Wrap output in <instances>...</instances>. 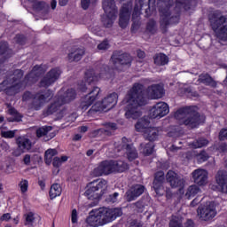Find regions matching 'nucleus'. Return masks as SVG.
I'll list each match as a JSON object with an SVG mask.
<instances>
[{
  "label": "nucleus",
  "instance_id": "nucleus-54",
  "mask_svg": "<svg viewBox=\"0 0 227 227\" xmlns=\"http://www.w3.org/2000/svg\"><path fill=\"white\" fill-rule=\"evenodd\" d=\"M219 141H227V128H223L218 133Z\"/></svg>",
  "mask_w": 227,
  "mask_h": 227
},
{
  "label": "nucleus",
  "instance_id": "nucleus-14",
  "mask_svg": "<svg viewBox=\"0 0 227 227\" xmlns=\"http://www.w3.org/2000/svg\"><path fill=\"white\" fill-rule=\"evenodd\" d=\"M103 68L105 69V72H100L98 74H95V70L88 69L85 72V82H88L89 84H93V82H97V81H98L99 79H104V75L106 79H111L113 75L109 73V66L104 65Z\"/></svg>",
  "mask_w": 227,
  "mask_h": 227
},
{
  "label": "nucleus",
  "instance_id": "nucleus-48",
  "mask_svg": "<svg viewBox=\"0 0 227 227\" xmlns=\"http://www.w3.org/2000/svg\"><path fill=\"white\" fill-rule=\"evenodd\" d=\"M14 40L18 45H26L27 43V37L22 34H17Z\"/></svg>",
  "mask_w": 227,
  "mask_h": 227
},
{
  "label": "nucleus",
  "instance_id": "nucleus-53",
  "mask_svg": "<svg viewBox=\"0 0 227 227\" xmlns=\"http://www.w3.org/2000/svg\"><path fill=\"white\" fill-rule=\"evenodd\" d=\"M19 185L22 193L27 192V188L29 187V182L27 180L22 179Z\"/></svg>",
  "mask_w": 227,
  "mask_h": 227
},
{
  "label": "nucleus",
  "instance_id": "nucleus-52",
  "mask_svg": "<svg viewBox=\"0 0 227 227\" xmlns=\"http://www.w3.org/2000/svg\"><path fill=\"white\" fill-rule=\"evenodd\" d=\"M95 4L97 3V0H81V7L82 10H88L90 8V4Z\"/></svg>",
  "mask_w": 227,
  "mask_h": 227
},
{
  "label": "nucleus",
  "instance_id": "nucleus-8",
  "mask_svg": "<svg viewBox=\"0 0 227 227\" xmlns=\"http://www.w3.org/2000/svg\"><path fill=\"white\" fill-rule=\"evenodd\" d=\"M197 215L201 221H210V219H214V217L217 215L215 202L208 201L199 207L197 209Z\"/></svg>",
  "mask_w": 227,
  "mask_h": 227
},
{
  "label": "nucleus",
  "instance_id": "nucleus-37",
  "mask_svg": "<svg viewBox=\"0 0 227 227\" xmlns=\"http://www.w3.org/2000/svg\"><path fill=\"white\" fill-rule=\"evenodd\" d=\"M155 145L152 143H142L140 145V153L144 155H152L153 153V148Z\"/></svg>",
  "mask_w": 227,
  "mask_h": 227
},
{
  "label": "nucleus",
  "instance_id": "nucleus-40",
  "mask_svg": "<svg viewBox=\"0 0 227 227\" xmlns=\"http://www.w3.org/2000/svg\"><path fill=\"white\" fill-rule=\"evenodd\" d=\"M62 189L59 184H54L51 185L50 189V198L51 200H54V198H58V196H61Z\"/></svg>",
  "mask_w": 227,
  "mask_h": 227
},
{
  "label": "nucleus",
  "instance_id": "nucleus-41",
  "mask_svg": "<svg viewBox=\"0 0 227 227\" xmlns=\"http://www.w3.org/2000/svg\"><path fill=\"white\" fill-rule=\"evenodd\" d=\"M55 155H58V151H56V149H48L44 153L45 164L50 166V164L52 162V157Z\"/></svg>",
  "mask_w": 227,
  "mask_h": 227
},
{
  "label": "nucleus",
  "instance_id": "nucleus-51",
  "mask_svg": "<svg viewBox=\"0 0 227 227\" xmlns=\"http://www.w3.org/2000/svg\"><path fill=\"white\" fill-rule=\"evenodd\" d=\"M1 136L5 139H13L15 137V130L2 131Z\"/></svg>",
  "mask_w": 227,
  "mask_h": 227
},
{
  "label": "nucleus",
  "instance_id": "nucleus-44",
  "mask_svg": "<svg viewBox=\"0 0 227 227\" xmlns=\"http://www.w3.org/2000/svg\"><path fill=\"white\" fill-rule=\"evenodd\" d=\"M51 130H52V126H44L43 128H39L36 130V136L37 137H43V136H47Z\"/></svg>",
  "mask_w": 227,
  "mask_h": 227
},
{
  "label": "nucleus",
  "instance_id": "nucleus-55",
  "mask_svg": "<svg viewBox=\"0 0 227 227\" xmlns=\"http://www.w3.org/2000/svg\"><path fill=\"white\" fill-rule=\"evenodd\" d=\"M167 153L168 152H178V150H180V148H182L181 146L178 145H175V144L173 143H168L167 144V146H165Z\"/></svg>",
  "mask_w": 227,
  "mask_h": 227
},
{
  "label": "nucleus",
  "instance_id": "nucleus-61",
  "mask_svg": "<svg viewBox=\"0 0 227 227\" xmlns=\"http://www.w3.org/2000/svg\"><path fill=\"white\" fill-rule=\"evenodd\" d=\"M106 129H109L110 130H116L118 129V126L114 122H106L105 124Z\"/></svg>",
  "mask_w": 227,
  "mask_h": 227
},
{
  "label": "nucleus",
  "instance_id": "nucleus-56",
  "mask_svg": "<svg viewBox=\"0 0 227 227\" xmlns=\"http://www.w3.org/2000/svg\"><path fill=\"white\" fill-rule=\"evenodd\" d=\"M35 98V94L31 93V91L27 90L22 95V101L27 102V100H33Z\"/></svg>",
  "mask_w": 227,
  "mask_h": 227
},
{
  "label": "nucleus",
  "instance_id": "nucleus-50",
  "mask_svg": "<svg viewBox=\"0 0 227 227\" xmlns=\"http://www.w3.org/2000/svg\"><path fill=\"white\" fill-rule=\"evenodd\" d=\"M10 51V46L7 42H0V56H4Z\"/></svg>",
  "mask_w": 227,
  "mask_h": 227
},
{
  "label": "nucleus",
  "instance_id": "nucleus-10",
  "mask_svg": "<svg viewBox=\"0 0 227 227\" xmlns=\"http://www.w3.org/2000/svg\"><path fill=\"white\" fill-rule=\"evenodd\" d=\"M52 96L53 94L51 89L46 90L44 93H42L41 91L35 93L30 104L31 109H34V111H40L43 106V104L49 102V100L52 98Z\"/></svg>",
  "mask_w": 227,
  "mask_h": 227
},
{
  "label": "nucleus",
  "instance_id": "nucleus-21",
  "mask_svg": "<svg viewBox=\"0 0 227 227\" xmlns=\"http://www.w3.org/2000/svg\"><path fill=\"white\" fill-rule=\"evenodd\" d=\"M216 188L220 192H227V172L219 170L215 176Z\"/></svg>",
  "mask_w": 227,
  "mask_h": 227
},
{
  "label": "nucleus",
  "instance_id": "nucleus-5",
  "mask_svg": "<svg viewBox=\"0 0 227 227\" xmlns=\"http://www.w3.org/2000/svg\"><path fill=\"white\" fill-rule=\"evenodd\" d=\"M105 189H107V181H93L87 185L85 196H87L88 200H95L96 203H98V200L104 195Z\"/></svg>",
  "mask_w": 227,
  "mask_h": 227
},
{
  "label": "nucleus",
  "instance_id": "nucleus-15",
  "mask_svg": "<svg viewBox=\"0 0 227 227\" xmlns=\"http://www.w3.org/2000/svg\"><path fill=\"white\" fill-rule=\"evenodd\" d=\"M111 60L114 67H130L132 65V56L129 53H122L120 51H114L111 56Z\"/></svg>",
  "mask_w": 227,
  "mask_h": 227
},
{
  "label": "nucleus",
  "instance_id": "nucleus-59",
  "mask_svg": "<svg viewBox=\"0 0 227 227\" xmlns=\"http://www.w3.org/2000/svg\"><path fill=\"white\" fill-rule=\"evenodd\" d=\"M109 47V43L107 41H103L101 43L98 45V51H107Z\"/></svg>",
  "mask_w": 227,
  "mask_h": 227
},
{
  "label": "nucleus",
  "instance_id": "nucleus-24",
  "mask_svg": "<svg viewBox=\"0 0 227 227\" xmlns=\"http://www.w3.org/2000/svg\"><path fill=\"white\" fill-rule=\"evenodd\" d=\"M164 184V172L160 171L156 173L155 178L153 181V189L158 194V196H162V191L164 190V186L162 185Z\"/></svg>",
  "mask_w": 227,
  "mask_h": 227
},
{
  "label": "nucleus",
  "instance_id": "nucleus-7",
  "mask_svg": "<svg viewBox=\"0 0 227 227\" xmlns=\"http://www.w3.org/2000/svg\"><path fill=\"white\" fill-rule=\"evenodd\" d=\"M143 6H147L145 8V17H152L153 15V12L157 10L155 5V0H135V6L132 12V20H136V19H139L141 16V10H143Z\"/></svg>",
  "mask_w": 227,
  "mask_h": 227
},
{
  "label": "nucleus",
  "instance_id": "nucleus-32",
  "mask_svg": "<svg viewBox=\"0 0 227 227\" xmlns=\"http://www.w3.org/2000/svg\"><path fill=\"white\" fill-rule=\"evenodd\" d=\"M137 132H145L146 129H150V120L146 117H143L138 120L135 124Z\"/></svg>",
  "mask_w": 227,
  "mask_h": 227
},
{
  "label": "nucleus",
  "instance_id": "nucleus-46",
  "mask_svg": "<svg viewBox=\"0 0 227 227\" xmlns=\"http://www.w3.org/2000/svg\"><path fill=\"white\" fill-rule=\"evenodd\" d=\"M47 6V3L43 1H37L33 4L32 8L35 12H42L43 10H45Z\"/></svg>",
  "mask_w": 227,
  "mask_h": 227
},
{
  "label": "nucleus",
  "instance_id": "nucleus-33",
  "mask_svg": "<svg viewBox=\"0 0 227 227\" xmlns=\"http://www.w3.org/2000/svg\"><path fill=\"white\" fill-rule=\"evenodd\" d=\"M20 90H22V82H19L12 86L6 87L5 95L8 97H15V95L20 93Z\"/></svg>",
  "mask_w": 227,
  "mask_h": 227
},
{
  "label": "nucleus",
  "instance_id": "nucleus-12",
  "mask_svg": "<svg viewBox=\"0 0 227 227\" xmlns=\"http://www.w3.org/2000/svg\"><path fill=\"white\" fill-rule=\"evenodd\" d=\"M99 95L100 88L93 87V89L82 99L80 109H82V111H88L90 106H93L95 100H98Z\"/></svg>",
  "mask_w": 227,
  "mask_h": 227
},
{
  "label": "nucleus",
  "instance_id": "nucleus-34",
  "mask_svg": "<svg viewBox=\"0 0 227 227\" xmlns=\"http://www.w3.org/2000/svg\"><path fill=\"white\" fill-rule=\"evenodd\" d=\"M126 155L128 158V160L132 161L136 160L137 157H139V154L137 153V150H136L135 146L132 144L126 145Z\"/></svg>",
  "mask_w": 227,
  "mask_h": 227
},
{
  "label": "nucleus",
  "instance_id": "nucleus-17",
  "mask_svg": "<svg viewBox=\"0 0 227 227\" xmlns=\"http://www.w3.org/2000/svg\"><path fill=\"white\" fill-rule=\"evenodd\" d=\"M130 20V4H123L119 14V26L121 29H125L129 26Z\"/></svg>",
  "mask_w": 227,
  "mask_h": 227
},
{
  "label": "nucleus",
  "instance_id": "nucleus-23",
  "mask_svg": "<svg viewBox=\"0 0 227 227\" xmlns=\"http://www.w3.org/2000/svg\"><path fill=\"white\" fill-rule=\"evenodd\" d=\"M145 192V186L142 184H136L132 186L127 192V201H134L137 198H139L141 194Z\"/></svg>",
  "mask_w": 227,
  "mask_h": 227
},
{
  "label": "nucleus",
  "instance_id": "nucleus-45",
  "mask_svg": "<svg viewBox=\"0 0 227 227\" xmlns=\"http://www.w3.org/2000/svg\"><path fill=\"white\" fill-rule=\"evenodd\" d=\"M183 220L180 216H172L169 222V227H184Z\"/></svg>",
  "mask_w": 227,
  "mask_h": 227
},
{
  "label": "nucleus",
  "instance_id": "nucleus-43",
  "mask_svg": "<svg viewBox=\"0 0 227 227\" xmlns=\"http://www.w3.org/2000/svg\"><path fill=\"white\" fill-rule=\"evenodd\" d=\"M67 160H68V156H61L60 158L55 157L52 161V166L54 168H60V166H63Z\"/></svg>",
  "mask_w": 227,
  "mask_h": 227
},
{
  "label": "nucleus",
  "instance_id": "nucleus-25",
  "mask_svg": "<svg viewBox=\"0 0 227 227\" xmlns=\"http://www.w3.org/2000/svg\"><path fill=\"white\" fill-rule=\"evenodd\" d=\"M77 97V92L74 89H68L63 95L59 97V102L65 106V104H70L72 100H75Z\"/></svg>",
  "mask_w": 227,
  "mask_h": 227
},
{
  "label": "nucleus",
  "instance_id": "nucleus-2",
  "mask_svg": "<svg viewBox=\"0 0 227 227\" xmlns=\"http://www.w3.org/2000/svg\"><path fill=\"white\" fill-rule=\"evenodd\" d=\"M174 118L181 121V123L188 129H198L201 123H205L206 120L205 115H200L196 106H183L177 109L174 114Z\"/></svg>",
  "mask_w": 227,
  "mask_h": 227
},
{
  "label": "nucleus",
  "instance_id": "nucleus-9",
  "mask_svg": "<svg viewBox=\"0 0 227 227\" xmlns=\"http://www.w3.org/2000/svg\"><path fill=\"white\" fill-rule=\"evenodd\" d=\"M103 10L106 15V27H111L116 20L118 8H116V2L114 0H103Z\"/></svg>",
  "mask_w": 227,
  "mask_h": 227
},
{
  "label": "nucleus",
  "instance_id": "nucleus-36",
  "mask_svg": "<svg viewBox=\"0 0 227 227\" xmlns=\"http://www.w3.org/2000/svg\"><path fill=\"white\" fill-rule=\"evenodd\" d=\"M112 166L114 169V173H123V171H126V169H129V164L125 163L122 160L120 161H113L112 160Z\"/></svg>",
  "mask_w": 227,
  "mask_h": 227
},
{
  "label": "nucleus",
  "instance_id": "nucleus-30",
  "mask_svg": "<svg viewBox=\"0 0 227 227\" xmlns=\"http://www.w3.org/2000/svg\"><path fill=\"white\" fill-rule=\"evenodd\" d=\"M40 223V217L34 213L25 215V226L34 227Z\"/></svg>",
  "mask_w": 227,
  "mask_h": 227
},
{
  "label": "nucleus",
  "instance_id": "nucleus-64",
  "mask_svg": "<svg viewBox=\"0 0 227 227\" xmlns=\"http://www.w3.org/2000/svg\"><path fill=\"white\" fill-rule=\"evenodd\" d=\"M10 219H12V215H10V213H6L1 216L0 221H10Z\"/></svg>",
  "mask_w": 227,
  "mask_h": 227
},
{
  "label": "nucleus",
  "instance_id": "nucleus-27",
  "mask_svg": "<svg viewBox=\"0 0 227 227\" xmlns=\"http://www.w3.org/2000/svg\"><path fill=\"white\" fill-rule=\"evenodd\" d=\"M61 106H63V104H61L59 99H58L57 101L49 105L47 108L43 111V116L46 118V116H51V114H54V113H58Z\"/></svg>",
  "mask_w": 227,
  "mask_h": 227
},
{
  "label": "nucleus",
  "instance_id": "nucleus-63",
  "mask_svg": "<svg viewBox=\"0 0 227 227\" xmlns=\"http://www.w3.org/2000/svg\"><path fill=\"white\" fill-rule=\"evenodd\" d=\"M137 58H139L140 59H145V58L146 57V53H145L144 51L137 50Z\"/></svg>",
  "mask_w": 227,
  "mask_h": 227
},
{
  "label": "nucleus",
  "instance_id": "nucleus-26",
  "mask_svg": "<svg viewBox=\"0 0 227 227\" xmlns=\"http://www.w3.org/2000/svg\"><path fill=\"white\" fill-rule=\"evenodd\" d=\"M159 128L157 127H150L144 131V136L146 141H150V143H153V141H157L159 138Z\"/></svg>",
  "mask_w": 227,
  "mask_h": 227
},
{
  "label": "nucleus",
  "instance_id": "nucleus-28",
  "mask_svg": "<svg viewBox=\"0 0 227 227\" xmlns=\"http://www.w3.org/2000/svg\"><path fill=\"white\" fill-rule=\"evenodd\" d=\"M31 148H33V144L31 143H19L18 147L12 153L15 157H20V155H22L25 152H33Z\"/></svg>",
  "mask_w": 227,
  "mask_h": 227
},
{
  "label": "nucleus",
  "instance_id": "nucleus-3",
  "mask_svg": "<svg viewBox=\"0 0 227 227\" xmlns=\"http://www.w3.org/2000/svg\"><path fill=\"white\" fill-rule=\"evenodd\" d=\"M159 1L164 4L159 8L160 15L161 18V29H167L168 26L171 24H178V22H180V11H176V8H173L175 2L173 0Z\"/></svg>",
  "mask_w": 227,
  "mask_h": 227
},
{
  "label": "nucleus",
  "instance_id": "nucleus-13",
  "mask_svg": "<svg viewBox=\"0 0 227 227\" xmlns=\"http://www.w3.org/2000/svg\"><path fill=\"white\" fill-rule=\"evenodd\" d=\"M101 215V220L103 224H107L108 223H113L117 217H120L121 214V209L120 208H109V207H101L98 208Z\"/></svg>",
  "mask_w": 227,
  "mask_h": 227
},
{
  "label": "nucleus",
  "instance_id": "nucleus-39",
  "mask_svg": "<svg viewBox=\"0 0 227 227\" xmlns=\"http://www.w3.org/2000/svg\"><path fill=\"white\" fill-rule=\"evenodd\" d=\"M43 71L42 66L35 65L33 68L32 71L26 74L25 76V81H31L33 79V75L35 77H38L39 75H42V72Z\"/></svg>",
  "mask_w": 227,
  "mask_h": 227
},
{
  "label": "nucleus",
  "instance_id": "nucleus-22",
  "mask_svg": "<svg viewBox=\"0 0 227 227\" xmlns=\"http://www.w3.org/2000/svg\"><path fill=\"white\" fill-rule=\"evenodd\" d=\"M167 182L170 184L171 187H184V180L180 177L175 171L169 170L166 175Z\"/></svg>",
  "mask_w": 227,
  "mask_h": 227
},
{
  "label": "nucleus",
  "instance_id": "nucleus-58",
  "mask_svg": "<svg viewBox=\"0 0 227 227\" xmlns=\"http://www.w3.org/2000/svg\"><path fill=\"white\" fill-rule=\"evenodd\" d=\"M118 196H120V193H118V192H114V194H110V195L106 198L107 203H117V201H118Z\"/></svg>",
  "mask_w": 227,
  "mask_h": 227
},
{
  "label": "nucleus",
  "instance_id": "nucleus-1",
  "mask_svg": "<svg viewBox=\"0 0 227 227\" xmlns=\"http://www.w3.org/2000/svg\"><path fill=\"white\" fill-rule=\"evenodd\" d=\"M148 97L153 100L162 98L164 97V86L157 83L152 84L147 89H145L143 83L135 82L126 96L129 104L125 108V117L128 120H137L141 118L142 113L139 107H143L148 104Z\"/></svg>",
  "mask_w": 227,
  "mask_h": 227
},
{
  "label": "nucleus",
  "instance_id": "nucleus-49",
  "mask_svg": "<svg viewBox=\"0 0 227 227\" xmlns=\"http://www.w3.org/2000/svg\"><path fill=\"white\" fill-rule=\"evenodd\" d=\"M157 26V22L154 21L153 19L149 20L146 24V30L149 33H155V27Z\"/></svg>",
  "mask_w": 227,
  "mask_h": 227
},
{
  "label": "nucleus",
  "instance_id": "nucleus-47",
  "mask_svg": "<svg viewBox=\"0 0 227 227\" xmlns=\"http://www.w3.org/2000/svg\"><path fill=\"white\" fill-rule=\"evenodd\" d=\"M8 113L11 116L14 117L13 121H22V115H20V114L18 113L15 107L9 108Z\"/></svg>",
  "mask_w": 227,
  "mask_h": 227
},
{
  "label": "nucleus",
  "instance_id": "nucleus-62",
  "mask_svg": "<svg viewBox=\"0 0 227 227\" xmlns=\"http://www.w3.org/2000/svg\"><path fill=\"white\" fill-rule=\"evenodd\" d=\"M71 221L73 223H77V210L76 209H73V211H72Z\"/></svg>",
  "mask_w": 227,
  "mask_h": 227
},
{
  "label": "nucleus",
  "instance_id": "nucleus-19",
  "mask_svg": "<svg viewBox=\"0 0 227 227\" xmlns=\"http://www.w3.org/2000/svg\"><path fill=\"white\" fill-rule=\"evenodd\" d=\"M192 178L196 185L203 186L208 184V172L203 168L195 169L192 172Z\"/></svg>",
  "mask_w": 227,
  "mask_h": 227
},
{
  "label": "nucleus",
  "instance_id": "nucleus-18",
  "mask_svg": "<svg viewBox=\"0 0 227 227\" xmlns=\"http://www.w3.org/2000/svg\"><path fill=\"white\" fill-rule=\"evenodd\" d=\"M110 173H114L113 160L101 162L93 169L92 176H102V175H110Z\"/></svg>",
  "mask_w": 227,
  "mask_h": 227
},
{
  "label": "nucleus",
  "instance_id": "nucleus-42",
  "mask_svg": "<svg viewBox=\"0 0 227 227\" xmlns=\"http://www.w3.org/2000/svg\"><path fill=\"white\" fill-rule=\"evenodd\" d=\"M176 6H181L184 8L185 12H189L191 10V6L192 4V0H176Z\"/></svg>",
  "mask_w": 227,
  "mask_h": 227
},
{
  "label": "nucleus",
  "instance_id": "nucleus-6",
  "mask_svg": "<svg viewBox=\"0 0 227 227\" xmlns=\"http://www.w3.org/2000/svg\"><path fill=\"white\" fill-rule=\"evenodd\" d=\"M118 104V94L116 92L109 94L101 102L96 103L89 110L88 114L92 113H102V111H110Z\"/></svg>",
  "mask_w": 227,
  "mask_h": 227
},
{
  "label": "nucleus",
  "instance_id": "nucleus-31",
  "mask_svg": "<svg viewBox=\"0 0 227 227\" xmlns=\"http://www.w3.org/2000/svg\"><path fill=\"white\" fill-rule=\"evenodd\" d=\"M153 61L157 67H166L169 63V57L165 53H157L153 57Z\"/></svg>",
  "mask_w": 227,
  "mask_h": 227
},
{
  "label": "nucleus",
  "instance_id": "nucleus-38",
  "mask_svg": "<svg viewBox=\"0 0 227 227\" xmlns=\"http://www.w3.org/2000/svg\"><path fill=\"white\" fill-rule=\"evenodd\" d=\"M200 192H201L200 186L192 184L187 188L185 197L188 200H191V198H194V196H196V194H200Z\"/></svg>",
  "mask_w": 227,
  "mask_h": 227
},
{
  "label": "nucleus",
  "instance_id": "nucleus-20",
  "mask_svg": "<svg viewBox=\"0 0 227 227\" xmlns=\"http://www.w3.org/2000/svg\"><path fill=\"white\" fill-rule=\"evenodd\" d=\"M98 209H92L86 219L87 224L92 227L104 226V222Z\"/></svg>",
  "mask_w": 227,
  "mask_h": 227
},
{
  "label": "nucleus",
  "instance_id": "nucleus-60",
  "mask_svg": "<svg viewBox=\"0 0 227 227\" xmlns=\"http://www.w3.org/2000/svg\"><path fill=\"white\" fill-rule=\"evenodd\" d=\"M185 93L191 94V97H193V98H199L200 97V93H198V91H193L191 88H186Z\"/></svg>",
  "mask_w": 227,
  "mask_h": 227
},
{
  "label": "nucleus",
  "instance_id": "nucleus-4",
  "mask_svg": "<svg viewBox=\"0 0 227 227\" xmlns=\"http://www.w3.org/2000/svg\"><path fill=\"white\" fill-rule=\"evenodd\" d=\"M208 20L216 38L227 42V15H223L221 10H215L209 14Z\"/></svg>",
  "mask_w": 227,
  "mask_h": 227
},
{
  "label": "nucleus",
  "instance_id": "nucleus-35",
  "mask_svg": "<svg viewBox=\"0 0 227 227\" xmlns=\"http://www.w3.org/2000/svg\"><path fill=\"white\" fill-rule=\"evenodd\" d=\"M84 54V49H77L74 52L67 55V59L72 63V61H81L82 59V55Z\"/></svg>",
  "mask_w": 227,
  "mask_h": 227
},
{
  "label": "nucleus",
  "instance_id": "nucleus-57",
  "mask_svg": "<svg viewBox=\"0 0 227 227\" xmlns=\"http://www.w3.org/2000/svg\"><path fill=\"white\" fill-rule=\"evenodd\" d=\"M197 160L198 162H205L208 160V154L205 151L201 152L197 155Z\"/></svg>",
  "mask_w": 227,
  "mask_h": 227
},
{
  "label": "nucleus",
  "instance_id": "nucleus-29",
  "mask_svg": "<svg viewBox=\"0 0 227 227\" xmlns=\"http://www.w3.org/2000/svg\"><path fill=\"white\" fill-rule=\"evenodd\" d=\"M199 81L205 86H210L211 88H217V82L208 74H201L199 75Z\"/></svg>",
  "mask_w": 227,
  "mask_h": 227
},
{
  "label": "nucleus",
  "instance_id": "nucleus-11",
  "mask_svg": "<svg viewBox=\"0 0 227 227\" xmlns=\"http://www.w3.org/2000/svg\"><path fill=\"white\" fill-rule=\"evenodd\" d=\"M61 75V69L59 67L51 68L39 82V88H50L52 86L59 76Z\"/></svg>",
  "mask_w": 227,
  "mask_h": 227
},
{
  "label": "nucleus",
  "instance_id": "nucleus-16",
  "mask_svg": "<svg viewBox=\"0 0 227 227\" xmlns=\"http://www.w3.org/2000/svg\"><path fill=\"white\" fill-rule=\"evenodd\" d=\"M168 113L169 106L165 102H159L150 110L149 116L152 120H155V118H164Z\"/></svg>",
  "mask_w": 227,
  "mask_h": 227
}]
</instances>
